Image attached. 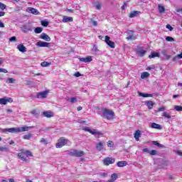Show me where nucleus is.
I'll list each match as a JSON object with an SVG mask.
<instances>
[{
	"mask_svg": "<svg viewBox=\"0 0 182 182\" xmlns=\"http://www.w3.org/2000/svg\"><path fill=\"white\" fill-rule=\"evenodd\" d=\"M101 117L107 119V120H112L114 119V112L107 108H105L101 111Z\"/></svg>",
	"mask_w": 182,
	"mask_h": 182,
	"instance_id": "nucleus-1",
	"label": "nucleus"
},
{
	"mask_svg": "<svg viewBox=\"0 0 182 182\" xmlns=\"http://www.w3.org/2000/svg\"><path fill=\"white\" fill-rule=\"evenodd\" d=\"M18 157L22 161H26V160H28V157H33V154L31 151L21 149V152L18 154Z\"/></svg>",
	"mask_w": 182,
	"mask_h": 182,
	"instance_id": "nucleus-2",
	"label": "nucleus"
},
{
	"mask_svg": "<svg viewBox=\"0 0 182 182\" xmlns=\"http://www.w3.org/2000/svg\"><path fill=\"white\" fill-rule=\"evenodd\" d=\"M68 144V139L64 137H61L58 140V142L55 144L56 149H61L63 146H66Z\"/></svg>",
	"mask_w": 182,
	"mask_h": 182,
	"instance_id": "nucleus-3",
	"label": "nucleus"
},
{
	"mask_svg": "<svg viewBox=\"0 0 182 182\" xmlns=\"http://www.w3.org/2000/svg\"><path fill=\"white\" fill-rule=\"evenodd\" d=\"M70 155L73 156L74 157H83V156H85V152L83 151L73 149L70 151Z\"/></svg>",
	"mask_w": 182,
	"mask_h": 182,
	"instance_id": "nucleus-4",
	"label": "nucleus"
},
{
	"mask_svg": "<svg viewBox=\"0 0 182 182\" xmlns=\"http://www.w3.org/2000/svg\"><path fill=\"white\" fill-rule=\"evenodd\" d=\"M21 31L23 33H28V32H32V31H33V28H32V25L30 23L25 24L21 27Z\"/></svg>",
	"mask_w": 182,
	"mask_h": 182,
	"instance_id": "nucleus-5",
	"label": "nucleus"
},
{
	"mask_svg": "<svg viewBox=\"0 0 182 182\" xmlns=\"http://www.w3.org/2000/svg\"><path fill=\"white\" fill-rule=\"evenodd\" d=\"M136 53L138 54L139 58H143V56L147 53V50H144L143 47H137L136 49Z\"/></svg>",
	"mask_w": 182,
	"mask_h": 182,
	"instance_id": "nucleus-6",
	"label": "nucleus"
},
{
	"mask_svg": "<svg viewBox=\"0 0 182 182\" xmlns=\"http://www.w3.org/2000/svg\"><path fill=\"white\" fill-rule=\"evenodd\" d=\"M114 161H116L114 158L107 157L104 159L103 164L105 166H109V164H114Z\"/></svg>",
	"mask_w": 182,
	"mask_h": 182,
	"instance_id": "nucleus-7",
	"label": "nucleus"
},
{
	"mask_svg": "<svg viewBox=\"0 0 182 182\" xmlns=\"http://www.w3.org/2000/svg\"><path fill=\"white\" fill-rule=\"evenodd\" d=\"M14 100L11 97L0 98V105H6L7 103H12Z\"/></svg>",
	"mask_w": 182,
	"mask_h": 182,
	"instance_id": "nucleus-8",
	"label": "nucleus"
},
{
	"mask_svg": "<svg viewBox=\"0 0 182 182\" xmlns=\"http://www.w3.org/2000/svg\"><path fill=\"white\" fill-rule=\"evenodd\" d=\"M105 43H107V45H108V46H109V48L114 49V42L110 41V37H109L108 36H105Z\"/></svg>",
	"mask_w": 182,
	"mask_h": 182,
	"instance_id": "nucleus-9",
	"label": "nucleus"
},
{
	"mask_svg": "<svg viewBox=\"0 0 182 182\" xmlns=\"http://www.w3.org/2000/svg\"><path fill=\"white\" fill-rule=\"evenodd\" d=\"M105 141H100L96 144V149L98 151H102L105 149Z\"/></svg>",
	"mask_w": 182,
	"mask_h": 182,
	"instance_id": "nucleus-10",
	"label": "nucleus"
},
{
	"mask_svg": "<svg viewBox=\"0 0 182 182\" xmlns=\"http://www.w3.org/2000/svg\"><path fill=\"white\" fill-rule=\"evenodd\" d=\"M37 98L38 99H46L48 96V91H43L41 92L37 93Z\"/></svg>",
	"mask_w": 182,
	"mask_h": 182,
	"instance_id": "nucleus-11",
	"label": "nucleus"
},
{
	"mask_svg": "<svg viewBox=\"0 0 182 182\" xmlns=\"http://www.w3.org/2000/svg\"><path fill=\"white\" fill-rule=\"evenodd\" d=\"M79 60L80 62H83L84 63H89V62H92L93 59L92 58V56H87L86 58H80Z\"/></svg>",
	"mask_w": 182,
	"mask_h": 182,
	"instance_id": "nucleus-12",
	"label": "nucleus"
},
{
	"mask_svg": "<svg viewBox=\"0 0 182 182\" xmlns=\"http://www.w3.org/2000/svg\"><path fill=\"white\" fill-rule=\"evenodd\" d=\"M26 11L28 12V14H33V15H38V14H39L38 9L32 7L27 8Z\"/></svg>",
	"mask_w": 182,
	"mask_h": 182,
	"instance_id": "nucleus-13",
	"label": "nucleus"
},
{
	"mask_svg": "<svg viewBox=\"0 0 182 182\" xmlns=\"http://www.w3.org/2000/svg\"><path fill=\"white\" fill-rule=\"evenodd\" d=\"M40 39H43V41H46L47 42H50V37H49L48 34L45 33H42L41 34Z\"/></svg>",
	"mask_w": 182,
	"mask_h": 182,
	"instance_id": "nucleus-14",
	"label": "nucleus"
},
{
	"mask_svg": "<svg viewBox=\"0 0 182 182\" xmlns=\"http://www.w3.org/2000/svg\"><path fill=\"white\" fill-rule=\"evenodd\" d=\"M29 129H32V127H18L17 128L18 133H22L23 132H28Z\"/></svg>",
	"mask_w": 182,
	"mask_h": 182,
	"instance_id": "nucleus-15",
	"label": "nucleus"
},
{
	"mask_svg": "<svg viewBox=\"0 0 182 182\" xmlns=\"http://www.w3.org/2000/svg\"><path fill=\"white\" fill-rule=\"evenodd\" d=\"M2 132H4V133H6V132H9V133H18V128L4 129Z\"/></svg>",
	"mask_w": 182,
	"mask_h": 182,
	"instance_id": "nucleus-16",
	"label": "nucleus"
},
{
	"mask_svg": "<svg viewBox=\"0 0 182 182\" xmlns=\"http://www.w3.org/2000/svg\"><path fill=\"white\" fill-rule=\"evenodd\" d=\"M36 46H39L40 48H48V46H49V43L39 41L36 43Z\"/></svg>",
	"mask_w": 182,
	"mask_h": 182,
	"instance_id": "nucleus-17",
	"label": "nucleus"
},
{
	"mask_svg": "<svg viewBox=\"0 0 182 182\" xmlns=\"http://www.w3.org/2000/svg\"><path fill=\"white\" fill-rule=\"evenodd\" d=\"M149 127H151V129H156V130H161L163 129L161 125L156 124V122H153Z\"/></svg>",
	"mask_w": 182,
	"mask_h": 182,
	"instance_id": "nucleus-18",
	"label": "nucleus"
},
{
	"mask_svg": "<svg viewBox=\"0 0 182 182\" xmlns=\"http://www.w3.org/2000/svg\"><path fill=\"white\" fill-rule=\"evenodd\" d=\"M134 137L136 141H139L140 137H141V131L136 130L134 134Z\"/></svg>",
	"mask_w": 182,
	"mask_h": 182,
	"instance_id": "nucleus-19",
	"label": "nucleus"
},
{
	"mask_svg": "<svg viewBox=\"0 0 182 182\" xmlns=\"http://www.w3.org/2000/svg\"><path fill=\"white\" fill-rule=\"evenodd\" d=\"M161 53L165 57V59H166V60H170V59H171V55L167 54V50H162Z\"/></svg>",
	"mask_w": 182,
	"mask_h": 182,
	"instance_id": "nucleus-20",
	"label": "nucleus"
},
{
	"mask_svg": "<svg viewBox=\"0 0 182 182\" xmlns=\"http://www.w3.org/2000/svg\"><path fill=\"white\" fill-rule=\"evenodd\" d=\"M85 132H88L91 134H94V135L98 134V136L102 135L101 132H97L96 129L92 130L90 129H85Z\"/></svg>",
	"mask_w": 182,
	"mask_h": 182,
	"instance_id": "nucleus-21",
	"label": "nucleus"
},
{
	"mask_svg": "<svg viewBox=\"0 0 182 182\" xmlns=\"http://www.w3.org/2000/svg\"><path fill=\"white\" fill-rule=\"evenodd\" d=\"M127 33H128L129 36L127 37V41H130L132 39H136L134 36H133L134 31L132 30H128L127 31Z\"/></svg>",
	"mask_w": 182,
	"mask_h": 182,
	"instance_id": "nucleus-22",
	"label": "nucleus"
},
{
	"mask_svg": "<svg viewBox=\"0 0 182 182\" xmlns=\"http://www.w3.org/2000/svg\"><path fill=\"white\" fill-rule=\"evenodd\" d=\"M17 49L19 50V52H22V53H24V52H26V47H25L23 44L18 45Z\"/></svg>",
	"mask_w": 182,
	"mask_h": 182,
	"instance_id": "nucleus-23",
	"label": "nucleus"
},
{
	"mask_svg": "<svg viewBox=\"0 0 182 182\" xmlns=\"http://www.w3.org/2000/svg\"><path fill=\"white\" fill-rule=\"evenodd\" d=\"M63 22L66 23L67 22H73V18L72 17L64 16L63 17Z\"/></svg>",
	"mask_w": 182,
	"mask_h": 182,
	"instance_id": "nucleus-24",
	"label": "nucleus"
},
{
	"mask_svg": "<svg viewBox=\"0 0 182 182\" xmlns=\"http://www.w3.org/2000/svg\"><path fill=\"white\" fill-rule=\"evenodd\" d=\"M117 167H126L127 166V161H120L117 163Z\"/></svg>",
	"mask_w": 182,
	"mask_h": 182,
	"instance_id": "nucleus-25",
	"label": "nucleus"
},
{
	"mask_svg": "<svg viewBox=\"0 0 182 182\" xmlns=\"http://www.w3.org/2000/svg\"><path fill=\"white\" fill-rule=\"evenodd\" d=\"M149 59H153V58H160V53L153 52L149 55Z\"/></svg>",
	"mask_w": 182,
	"mask_h": 182,
	"instance_id": "nucleus-26",
	"label": "nucleus"
},
{
	"mask_svg": "<svg viewBox=\"0 0 182 182\" xmlns=\"http://www.w3.org/2000/svg\"><path fill=\"white\" fill-rule=\"evenodd\" d=\"M139 96H141V97H153L152 94H144L143 92H138Z\"/></svg>",
	"mask_w": 182,
	"mask_h": 182,
	"instance_id": "nucleus-27",
	"label": "nucleus"
},
{
	"mask_svg": "<svg viewBox=\"0 0 182 182\" xmlns=\"http://www.w3.org/2000/svg\"><path fill=\"white\" fill-rule=\"evenodd\" d=\"M43 114L45 117H53V113L50 112H43Z\"/></svg>",
	"mask_w": 182,
	"mask_h": 182,
	"instance_id": "nucleus-28",
	"label": "nucleus"
},
{
	"mask_svg": "<svg viewBox=\"0 0 182 182\" xmlns=\"http://www.w3.org/2000/svg\"><path fill=\"white\" fill-rule=\"evenodd\" d=\"M146 105L148 109H153V106H154V102H153L152 101H147L146 102Z\"/></svg>",
	"mask_w": 182,
	"mask_h": 182,
	"instance_id": "nucleus-29",
	"label": "nucleus"
},
{
	"mask_svg": "<svg viewBox=\"0 0 182 182\" xmlns=\"http://www.w3.org/2000/svg\"><path fill=\"white\" fill-rule=\"evenodd\" d=\"M158 8L159 14H164L166 11V9L161 4H159Z\"/></svg>",
	"mask_w": 182,
	"mask_h": 182,
	"instance_id": "nucleus-30",
	"label": "nucleus"
},
{
	"mask_svg": "<svg viewBox=\"0 0 182 182\" xmlns=\"http://www.w3.org/2000/svg\"><path fill=\"white\" fill-rule=\"evenodd\" d=\"M150 76V73L147 72H144L141 75V79H146Z\"/></svg>",
	"mask_w": 182,
	"mask_h": 182,
	"instance_id": "nucleus-31",
	"label": "nucleus"
},
{
	"mask_svg": "<svg viewBox=\"0 0 182 182\" xmlns=\"http://www.w3.org/2000/svg\"><path fill=\"white\" fill-rule=\"evenodd\" d=\"M140 14V11H132L130 14H129V18H134L135 16H137V15H139Z\"/></svg>",
	"mask_w": 182,
	"mask_h": 182,
	"instance_id": "nucleus-32",
	"label": "nucleus"
},
{
	"mask_svg": "<svg viewBox=\"0 0 182 182\" xmlns=\"http://www.w3.org/2000/svg\"><path fill=\"white\" fill-rule=\"evenodd\" d=\"M162 117H166V119H171V115L168 114L167 112H164L162 113Z\"/></svg>",
	"mask_w": 182,
	"mask_h": 182,
	"instance_id": "nucleus-33",
	"label": "nucleus"
},
{
	"mask_svg": "<svg viewBox=\"0 0 182 182\" xmlns=\"http://www.w3.org/2000/svg\"><path fill=\"white\" fill-rule=\"evenodd\" d=\"M23 139H24V140H31V139H32V134H26L23 136Z\"/></svg>",
	"mask_w": 182,
	"mask_h": 182,
	"instance_id": "nucleus-34",
	"label": "nucleus"
},
{
	"mask_svg": "<svg viewBox=\"0 0 182 182\" xmlns=\"http://www.w3.org/2000/svg\"><path fill=\"white\" fill-rule=\"evenodd\" d=\"M42 31H43V28L41 27H37L34 29L35 33H41Z\"/></svg>",
	"mask_w": 182,
	"mask_h": 182,
	"instance_id": "nucleus-35",
	"label": "nucleus"
},
{
	"mask_svg": "<svg viewBox=\"0 0 182 182\" xmlns=\"http://www.w3.org/2000/svg\"><path fill=\"white\" fill-rule=\"evenodd\" d=\"M107 147H110L112 149H114V144L112 141H109L107 143Z\"/></svg>",
	"mask_w": 182,
	"mask_h": 182,
	"instance_id": "nucleus-36",
	"label": "nucleus"
},
{
	"mask_svg": "<svg viewBox=\"0 0 182 182\" xmlns=\"http://www.w3.org/2000/svg\"><path fill=\"white\" fill-rule=\"evenodd\" d=\"M177 59H182V53L181 54H178V55H176L175 57H173V62H176V60H177Z\"/></svg>",
	"mask_w": 182,
	"mask_h": 182,
	"instance_id": "nucleus-37",
	"label": "nucleus"
},
{
	"mask_svg": "<svg viewBox=\"0 0 182 182\" xmlns=\"http://www.w3.org/2000/svg\"><path fill=\"white\" fill-rule=\"evenodd\" d=\"M41 23L43 26H45L46 28V26H48V25H49V21L43 20L41 21Z\"/></svg>",
	"mask_w": 182,
	"mask_h": 182,
	"instance_id": "nucleus-38",
	"label": "nucleus"
},
{
	"mask_svg": "<svg viewBox=\"0 0 182 182\" xmlns=\"http://www.w3.org/2000/svg\"><path fill=\"white\" fill-rule=\"evenodd\" d=\"M50 63H48L46 61H44V62L41 63V66L43 68H46V67L50 66Z\"/></svg>",
	"mask_w": 182,
	"mask_h": 182,
	"instance_id": "nucleus-39",
	"label": "nucleus"
},
{
	"mask_svg": "<svg viewBox=\"0 0 182 182\" xmlns=\"http://www.w3.org/2000/svg\"><path fill=\"white\" fill-rule=\"evenodd\" d=\"M117 173H112L111 175V180H114V181H116V180H117Z\"/></svg>",
	"mask_w": 182,
	"mask_h": 182,
	"instance_id": "nucleus-40",
	"label": "nucleus"
},
{
	"mask_svg": "<svg viewBox=\"0 0 182 182\" xmlns=\"http://www.w3.org/2000/svg\"><path fill=\"white\" fill-rule=\"evenodd\" d=\"M0 9L1 11H5V9H6V5H5L4 3L0 2Z\"/></svg>",
	"mask_w": 182,
	"mask_h": 182,
	"instance_id": "nucleus-41",
	"label": "nucleus"
},
{
	"mask_svg": "<svg viewBox=\"0 0 182 182\" xmlns=\"http://www.w3.org/2000/svg\"><path fill=\"white\" fill-rule=\"evenodd\" d=\"M157 153H158L157 151L154 149L149 151L150 156H156Z\"/></svg>",
	"mask_w": 182,
	"mask_h": 182,
	"instance_id": "nucleus-42",
	"label": "nucleus"
},
{
	"mask_svg": "<svg viewBox=\"0 0 182 182\" xmlns=\"http://www.w3.org/2000/svg\"><path fill=\"white\" fill-rule=\"evenodd\" d=\"M175 110H176V112H182V107L179 106V105H176L174 107Z\"/></svg>",
	"mask_w": 182,
	"mask_h": 182,
	"instance_id": "nucleus-43",
	"label": "nucleus"
},
{
	"mask_svg": "<svg viewBox=\"0 0 182 182\" xmlns=\"http://www.w3.org/2000/svg\"><path fill=\"white\" fill-rule=\"evenodd\" d=\"M166 41L167 42H174V38L173 37L167 36Z\"/></svg>",
	"mask_w": 182,
	"mask_h": 182,
	"instance_id": "nucleus-44",
	"label": "nucleus"
},
{
	"mask_svg": "<svg viewBox=\"0 0 182 182\" xmlns=\"http://www.w3.org/2000/svg\"><path fill=\"white\" fill-rule=\"evenodd\" d=\"M0 151H9V149L5 146H1Z\"/></svg>",
	"mask_w": 182,
	"mask_h": 182,
	"instance_id": "nucleus-45",
	"label": "nucleus"
},
{
	"mask_svg": "<svg viewBox=\"0 0 182 182\" xmlns=\"http://www.w3.org/2000/svg\"><path fill=\"white\" fill-rule=\"evenodd\" d=\"M153 144H154V146H157V147H163V145L161 144L160 143L156 141H153Z\"/></svg>",
	"mask_w": 182,
	"mask_h": 182,
	"instance_id": "nucleus-46",
	"label": "nucleus"
},
{
	"mask_svg": "<svg viewBox=\"0 0 182 182\" xmlns=\"http://www.w3.org/2000/svg\"><path fill=\"white\" fill-rule=\"evenodd\" d=\"M70 102V103H76V102H77V99L76 97H71Z\"/></svg>",
	"mask_w": 182,
	"mask_h": 182,
	"instance_id": "nucleus-47",
	"label": "nucleus"
},
{
	"mask_svg": "<svg viewBox=\"0 0 182 182\" xmlns=\"http://www.w3.org/2000/svg\"><path fill=\"white\" fill-rule=\"evenodd\" d=\"M95 8L96 9H98V10L102 9V4H100V3H97L95 5Z\"/></svg>",
	"mask_w": 182,
	"mask_h": 182,
	"instance_id": "nucleus-48",
	"label": "nucleus"
},
{
	"mask_svg": "<svg viewBox=\"0 0 182 182\" xmlns=\"http://www.w3.org/2000/svg\"><path fill=\"white\" fill-rule=\"evenodd\" d=\"M40 143H42L43 144H48V141H46V139H45L44 138L41 139V140L40 141Z\"/></svg>",
	"mask_w": 182,
	"mask_h": 182,
	"instance_id": "nucleus-49",
	"label": "nucleus"
},
{
	"mask_svg": "<svg viewBox=\"0 0 182 182\" xmlns=\"http://www.w3.org/2000/svg\"><path fill=\"white\" fill-rule=\"evenodd\" d=\"M143 153H148L149 154H150V150L149 149V148H144L142 149Z\"/></svg>",
	"mask_w": 182,
	"mask_h": 182,
	"instance_id": "nucleus-50",
	"label": "nucleus"
},
{
	"mask_svg": "<svg viewBox=\"0 0 182 182\" xmlns=\"http://www.w3.org/2000/svg\"><path fill=\"white\" fill-rule=\"evenodd\" d=\"M0 73H8V70H6L5 68H0Z\"/></svg>",
	"mask_w": 182,
	"mask_h": 182,
	"instance_id": "nucleus-51",
	"label": "nucleus"
},
{
	"mask_svg": "<svg viewBox=\"0 0 182 182\" xmlns=\"http://www.w3.org/2000/svg\"><path fill=\"white\" fill-rule=\"evenodd\" d=\"M16 38L15 36H13L9 38L10 42H16Z\"/></svg>",
	"mask_w": 182,
	"mask_h": 182,
	"instance_id": "nucleus-52",
	"label": "nucleus"
},
{
	"mask_svg": "<svg viewBox=\"0 0 182 182\" xmlns=\"http://www.w3.org/2000/svg\"><path fill=\"white\" fill-rule=\"evenodd\" d=\"M31 114H33V116H36L38 114V112L36 111V109L32 110Z\"/></svg>",
	"mask_w": 182,
	"mask_h": 182,
	"instance_id": "nucleus-53",
	"label": "nucleus"
},
{
	"mask_svg": "<svg viewBox=\"0 0 182 182\" xmlns=\"http://www.w3.org/2000/svg\"><path fill=\"white\" fill-rule=\"evenodd\" d=\"M8 82L9 83H15V80L14 78H9Z\"/></svg>",
	"mask_w": 182,
	"mask_h": 182,
	"instance_id": "nucleus-54",
	"label": "nucleus"
},
{
	"mask_svg": "<svg viewBox=\"0 0 182 182\" xmlns=\"http://www.w3.org/2000/svg\"><path fill=\"white\" fill-rule=\"evenodd\" d=\"M164 110H166V107H161L159 108L158 112H164Z\"/></svg>",
	"mask_w": 182,
	"mask_h": 182,
	"instance_id": "nucleus-55",
	"label": "nucleus"
},
{
	"mask_svg": "<svg viewBox=\"0 0 182 182\" xmlns=\"http://www.w3.org/2000/svg\"><path fill=\"white\" fill-rule=\"evenodd\" d=\"M151 69H156V67L154 65H152L151 67H147L146 70H151Z\"/></svg>",
	"mask_w": 182,
	"mask_h": 182,
	"instance_id": "nucleus-56",
	"label": "nucleus"
},
{
	"mask_svg": "<svg viewBox=\"0 0 182 182\" xmlns=\"http://www.w3.org/2000/svg\"><path fill=\"white\" fill-rule=\"evenodd\" d=\"M166 28L169 29V31H173V28L170 24L166 25Z\"/></svg>",
	"mask_w": 182,
	"mask_h": 182,
	"instance_id": "nucleus-57",
	"label": "nucleus"
},
{
	"mask_svg": "<svg viewBox=\"0 0 182 182\" xmlns=\"http://www.w3.org/2000/svg\"><path fill=\"white\" fill-rule=\"evenodd\" d=\"M176 12L178 14H181V15H182V8L177 9Z\"/></svg>",
	"mask_w": 182,
	"mask_h": 182,
	"instance_id": "nucleus-58",
	"label": "nucleus"
},
{
	"mask_svg": "<svg viewBox=\"0 0 182 182\" xmlns=\"http://www.w3.org/2000/svg\"><path fill=\"white\" fill-rule=\"evenodd\" d=\"M74 76H75V77H80V73H79V72L75 73L74 74Z\"/></svg>",
	"mask_w": 182,
	"mask_h": 182,
	"instance_id": "nucleus-59",
	"label": "nucleus"
},
{
	"mask_svg": "<svg viewBox=\"0 0 182 182\" xmlns=\"http://www.w3.org/2000/svg\"><path fill=\"white\" fill-rule=\"evenodd\" d=\"M0 28H5V24L0 21Z\"/></svg>",
	"mask_w": 182,
	"mask_h": 182,
	"instance_id": "nucleus-60",
	"label": "nucleus"
},
{
	"mask_svg": "<svg viewBox=\"0 0 182 182\" xmlns=\"http://www.w3.org/2000/svg\"><path fill=\"white\" fill-rule=\"evenodd\" d=\"M100 176H102V177H107V173H101Z\"/></svg>",
	"mask_w": 182,
	"mask_h": 182,
	"instance_id": "nucleus-61",
	"label": "nucleus"
},
{
	"mask_svg": "<svg viewBox=\"0 0 182 182\" xmlns=\"http://www.w3.org/2000/svg\"><path fill=\"white\" fill-rule=\"evenodd\" d=\"M2 16H5V12L4 11H0V18Z\"/></svg>",
	"mask_w": 182,
	"mask_h": 182,
	"instance_id": "nucleus-62",
	"label": "nucleus"
},
{
	"mask_svg": "<svg viewBox=\"0 0 182 182\" xmlns=\"http://www.w3.org/2000/svg\"><path fill=\"white\" fill-rule=\"evenodd\" d=\"M92 25H93L94 26H97V21H92Z\"/></svg>",
	"mask_w": 182,
	"mask_h": 182,
	"instance_id": "nucleus-63",
	"label": "nucleus"
},
{
	"mask_svg": "<svg viewBox=\"0 0 182 182\" xmlns=\"http://www.w3.org/2000/svg\"><path fill=\"white\" fill-rule=\"evenodd\" d=\"M176 154H178V156H182V152L181 151H177Z\"/></svg>",
	"mask_w": 182,
	"mask_h": 182,
	"instance_id": "nucleus-64",
	"label": "nucleus"
}]
</instances>
